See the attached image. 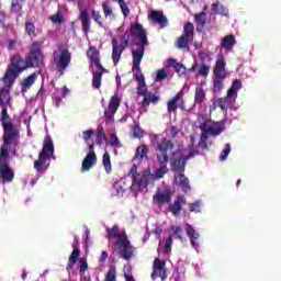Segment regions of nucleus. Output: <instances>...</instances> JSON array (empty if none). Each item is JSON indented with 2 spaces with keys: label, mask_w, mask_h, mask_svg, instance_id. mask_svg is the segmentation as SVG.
I'll return each mask as SVG.
<instances>
[{
  "label": "nucleus",
  "mask_w": 281,
  "mask_h": 281,
  "mask_svg": "<svg viewBox=\"0 0 281 281\" xmlns=\"http://www.w3.org/2000/svg\"><path fill=\"white\" fill-rule=\"evenodd\" d=\"M171 232H173L175 238L183 240V237L181 236V234H183V228H181V226H171Z\"/></svg>",
  "instance_id": "864d4df0"
},
{
  "label": "nucleus",
  "mask_w": 281,
  "mask_h": 281,
  "mask_svg": "<svg viewBox=\"0 0 281 281\" xmlns=\"http://www.w3.org/2000/svg\"><path fill=\"white\" fill-rule=\"evenodd\" d=\"M26 69H29L26 59L23 58L21 54L12 55L10 57V64L7 66L5 74L2 78V82H8L9 86L14 85L20 74H23Z\"/></svg>",
  "instance_id": "f03ea898"
},
{
  "label": "nucleus",
  "mask_w": 281,
  "mask_h": 281,
  "mask_svg": "<svg viewBox=\"0 0 281 281\" xmlns=\"http://www.w3.org/2000/svg\"><path fill=\"white\" fill-rule=\"evenodd\" d=\"M150 149H148V146H146L145 144L138 146L136 148L135 155L133 157V160L136 161H144V159H148V153Z\"/></svg>",
  "instance_id": "c756f323"
},
{
  "label": "nucleus",
  "mask_w": 281,
  "mask_h": 281,
  "mask_svg": "<svg viewBox=\"0 0 281 281\" xmlns=\"http://www.w3.org/2000/svg\"><path fill=\"white\" fill-rule=\"evenodd\" d=\"M138 86L136 88L137 95L143 97L142 106H150V104H159V95L148 91L146 88V79H138Z\"/></svg>",
  "instance_id": "6e6552de"
},
{
  "label": "nucleus",
  "mask_w": 281,
  "mask_h": 281,
  "mask_svg": "<svg viewBox=\"0 0 281 281\" xmlns=\"http://www.w3.org/2000/svg\"><path fill=\"white\" fill-rule=\"evenodd\" d=\"M105 281H115V270H109L105 277Z\"/></svg>",
  "instance_id": "774afa93"
},
{
  "label": "nucleus",
  "mask_w": 281,
  "mask_h": 281,
  "mask_svg": "<svg viewBox=\"0 0 281 281\" xmlns=\"http://www.w3.org/2000/svg\"><path fill=\"white\" fill-rule=\"evenodd\" d=\"M168 78V72L165 69H160L157 71L155 82H161V80H166Z\"/></svg>",
  "instance_id": "bf43d9fd"
},
{
  "label": "nucleus",
  "mask_w": 281,
  "mask_h": 281,
  "mask_svg": "<svg viewBox=\"0 0 281 281\" xmlns=\"http://www.w3.org/2000/svg\"><path fill=\"white\" fill-rule=\"evenodd\" d=\"M38 74L40 72L35 71L29 75L26 78L22 79V81L20 82L22 93H27V91H30V89L34 87L36 80H38Z\"/></svg>",
  "instance_id": "aec40b11"
},
{
  "label": "nucleus",
  "mask_w": 281,
  "mask_h": 281,
  "mask_svg": "<svg viewBox=\"0 0 281 281\" xmlns=\"http://www.w3.org/2000/svg\"><path fill=\"white\" fill-rule=\"evenodd\" d=\"M122 54H124V49L120 47V42L117 40L112 38V59L114 65H117L122 59Z\"/></svg>",
  "instance_id": "c85d7f7f"
},
{
  "label": "nucleus",
  "mask_w": 281,
  "mask_h": 281,
  "mask_svg": "<svg viewBox=\"0 0 281 281\" xmlns=\"http://www.w3.org/2000/svg\"><path fill=\"white\" fill-rule=\"evenodd\" d=\"M198 76H202V78H207V76H210V65L202 64L198 71Z\"/></svg>",
  "instance_id": "8fccbe9b"
},
{
  "label": "nucleus",
  "mask_w": 281,
  "mask_h": 281,
  "mask_svg": "<svg viewBox=\"0 0 281 281\" xmlns=\"http://www.w3.org/2000/svg\"><path fill=\"white\" fill-rule=\"evenodd\" d=\"M24 30L31 38L36 37V26L34 25V22H25Z\"/></svg>",
  "instance_id": "79ce46f5"
},
{
  "label": "nucleus",
  "mask_w": 281,
  "mask_h": 281,
  "mask_svg": "<svg viewBox=\"0 0 281 281\" xmlns=\"http://www.w3.org/2000/svg\"><path fill=\"white\" fill-rule=\"evenodd\" d=\"M149 16L151 21H155V23H158L160 27H166V25H168V18H166V15H164V13L160 11H151Z\"/></svg>",
  "instance_id": "7c9ffc66"
},
{
  "label": "nucleus",
  "mask_w": 281,
  "mask_h": 281,
  "mask_svg": "<svg viewBox=\"0 0 281 281\" xmlns=\"http://www.w3.org/2000/svg\"><path fill=\"white\" fill-rule=\"evenodd\" d=\"M153 143L156 144V159L160 165V168L156 169L155 177L156 179H164V176L168 175V165L167 161H170L168 153L175 149V143L171 139L162 138L159 140V135L155 134L153 136Z\"/></svg>",
  "instance_id": "f257e3e1"
},
{
  "label": "nucleus",
  "mask_w": 281,
  "mask_h": 281,
  "mask_svg": "<svg viewBox=\"0 0 281 281\" xmlns=\"http://www.w3.org/2000/svg\"><path fill=\"white\" fill-rule=\"evenodd\" d=\"M236 45V36L234 34L226 35L222 38L221 47L223 49H233Z\"/></svg>",
  "instance_id": "473e14b6"
},
{
  "label": "nucleus",
  "mask_w": 281,
  "mask_h": 281,
  "mask_svg": "<svg viewBox=\"0 0 281 281\" xmlns=\"http://www.w3.org/2000/svg\"><path fill=\"white\" fill-rule=\"evenodd\" d=\"M120 234H122V232H120V226L114 225L111 228H106V238L108 240H113L116 238V240L120 239Z\"/></svg>",
  "instance_id": "e433bc0d"
},
{
  "label": "nucleus",
  "mask_w": 281,
  "mask_h": 281,
  "mask_svg": "<svg viewBox=\"0 0 281 281\" xmlns=\"http://www.w3.org/2000/svg\"><path fill=\"white\" fill-rule=\"evenodd\" d=\"M186 203H187L186 195L183 194L178 195L177 199L173 201V203L169 205V212H171L173 216H179Z\"/></svg>",
  "instance_id": "4be33fe9"
},
{
  "label": "nucleus",
  "mask_w": 281,
  "mask_h": 281,
  "mask_svg": "<svg viewBox=\"0 0 281 281\" xmlns=\"http://www.w3.org/2000/svg\"><path fill=\"white\" fill-rule=\"evenodd\" d=\"M25 60L29 69H38V67L45 65V55H43V50H41V42H33L31 44Z\"/></svg>",
  "instance_id": "423d86ee"
},
{
  "label": "nucleus",
  "mask_w": 281,
  "mask_h": 281,
  "mask_svg": "<svg viewBox=\"0 0 281 281\" xmlns=\"http://www.w3.org/2000/svg\"><path fill=\"white\" fill-rule=\"evenodd\" d=\"M171 169L173 172H178V175L186 172V165L188 161L183 158V156H180L178 158H175V153L171 154Z\"/></svg>",
  "instance_id": "412c9836"
},
{
  "label": "nucleus",
  "mask_w": 281,
  "mask_h": 281,
  "mask_svg": "<svg viewBox=\"0 0 281 281\" xmlns=\"http://www.w3.org/2000/svg\"><path fill=\"white\" fill-rule=\"evenodd\" d=\"M116 247H119L121 251V257L123 260H131L133 258V254H135V248L131 245V240L128 239V235H126V231H122L119 235V239L115 241Z\"/></svg>",
  "instance_id": "9d476101"
},
{
  "label": "nucleus",
  "mask_w": 281,
  "mask_h": 281,
  "mask_svg": "<svg viewBox=\"0 0 281 281\" xmlns=\"http://www.w3.org/2000/svg\"><path fill=\"white\" fill-rule=\"evenodd\" d=\"M133 137H134V139H142V137H144V130H142L139 124H136L133 127Z\"/></svg>",
  "instance_id": "09e8293b"
},
{
  "label": "nucleus",
  "mask_w": 281,
  "mask_h": 281,
  "mask_svg": "<svg viewBox=\"0 0 281 281\" xmlns=\"http://www.w3.org/2000/svg\"><path fill=\"white\" fill-rule=\"evenodd\" d=\"M186 111V101L183 100V92H178L171 100L167 103V112L177 113V110Z\"/></svg>",
  "instance_id": "ddd939ff"
},
{
  "label": "nucleus",
  "mask_w": 281,
  "mask_h": 281,
  "mask_svg": "<svg viewBox=\"0 0 281 281\" xmlns=\"http://www.w3.org/2000/svg\"><path fill=\"white\" fill-rule=\"evenodd\" d=\"M78 258H80V249H74L68 258L70 262H78Z\"/></svg>",
  "instance_id": "052dcab7"
},
{
  "label": "nucleus",
  "mask_w": 281,
  "mask_h": 281,
  "mask_svg": "<svg viewBox=\"0 0 281 281\" xmlns=\"http://www.w3.org/2000/svg\"><path fill=\"white\" fill-rule=\"evenodd\" d=\"M235 102L236 97L227 92L226 97L217 99L215 103L218 106V109H221V111L227 113V109L232 106V104H234Z\"/></svg>",
  "instance_id": "5701e85b"
},
{
  "label": "nucleus",
  "mask_w": 281,
  "mask_h": 281,
  "mask_svg": "<svg viewBox=\"0 0 281 281\" xmlns=\"http://www.w3.org/2000/svg\"><path fill=\"white\" fill-rule=\"evenodd\" d=\"M229 153H232V146L229 145V143H226L225 148L223 149V151L221 153V156H220L222 161H225V159H227Z\"/></svg>",
  "instance_id": "4d7b16f0"
},
{
  "label": "nucleus",
  "mask_w": 281,
  "mask_h": 281,
  "mask_svg": "<svg viewBox=\"0 0 281 281\" xmlns=\"http://www.w3.org/2000/svg\"><path fill=\"white\" fill-rule=\"evenodd\" d=\"M172 248V235H169L165 241V251L166 254H170V249Z\"/></svg>",
  "instance_id": "69168bd1"
},
{
  "label": "nucleus",
  "mask_w": 281,
  "mask_h": 281,
  "mask_svg": "<svg viewBox=\"0 0 281 281\" xmlns=\"http://www.w3.org/2000/svg\"><path fill=\"white\" fill-rule=\"evenodd\" d=\"M195 23L198 25V27H201L203 30V27H205V12H201L195 14Z\"/></svg>",
  "instance_id": "a18cd8bd"
},
{
  "label": "nucleus",
  "mask_w": 281,
  "mask_h": 281,
  "mask_svg": "<svg viewBox=\"0 0 281 281\" xmlns=\"http://www.w3.org/2000/svg\"><path fill=\"white\" fill-rule=\"evenodd\" d=\"M54 63L55 66L57 67V71L63 76L65 74V69L69 67V64L71 63V53L69 52L68 48H64L60 50L59 55H56L54 53Z\"/></svg>",
  "instance_id": "f8f14e48"
},
{
  "label": "nucleus",
  "mask_w": 281,
  "mask_h": 281,
  "mask_svg": "<svg viewBox=\"0 0 281 281\" xmlns=\"http://www.w3.org/2000/svg\"><path fill=\"white\" fill-rule=\"evenodd\" d=\"M132 188L137 190H146L148 188V175L138 173L133 177Z\"/></svg>",
  "instance_id": "b1692460"
},
{
  "label": "nucleus",
  "mask_w": 281,
  "mask_h": 281,
  "mask_svg": "<svg viewBox=\"0 0 281 281\" xmlns=\"http://www.w3.org/2000/svg\"><path fill=\"white\" fill-rule=\"evenodd\" d=\"M95 164H98V156L95 155V153H88L82 161L81 170L83 172H87L91 170V168H93Z\"/></svg>",
  "instance_id": "a878e982"
},
{
  "label": "nucleus",
  "mask_w": 281,
  "mask_h": 281,
  "mask_svg": "<svg viewBox=\"0 0 281 281\" xmlns=\"http://www.w3.org/2000/svg\"><path fill=\"white\" fill-rule=\"evenodd\" d=\"M102 10L105 19H115V13H113V8L109 1L102 2Z\"/></svg>",
  "instance_id": "58836bf2"
},
{
  "label": "nucleus",
  "mask_w": 281,
  "mask_h": 281,
  "mask_svg": "<svg viewBox=\"0 0 281 281\" xmlns=\"http://www.w3.org/2000/svg\"><path fill=\"white\" fill-rule=\"evenodd\" d=\"M120 104H122V99L117 94H114L108 104V110L104 111V117L108 122H111L115 117L117 113V109H120Z\"/></svg>",
  "instance_id": "dca6fc26"
},
{
  "label": "nucleus",
  "mask_w": 281,
  "mask_h": 281,
  "mask_svg": "<svg viewBox=\"0 0 281 281\" xmlns=\"http://www.w3.org/2000/svg\"><path fill=\"white\" fill-rule=\"evenodd\" d=\"M189 211L199 213L201 212V201H195L193 203H189Z\"/></svg>",
  "instance_id": "680f3d73"
},
{
  "label": "nucleus",
  "mask_w": 281,
  "mask_h": 281,
  "mask_svg": "<svg viewBox=\"0 0 281 281\" xmlns=\"http://www.w3.org/2000/svg\"><path fill=\"white\" fill-rule=\"evenodd\" d=\"M95 135V130H88L82 133L83 140L89 144L91 136Z\"/></svg>",
  "instance_id": "e2e57ef3"
},
{
  "label": "nucleus",
  "mask_w": 281,
  "mask_h": 281,
  "mask_svg": "<svg viewBox=\"0 0 281 281\" xmlns=\"http://www.w3.org/2000/svg\"><path fill=\"white\" fill-rule=\"evenodd\" d=\"M50 21L53 23H56L57 25H60L65 21V18L63 16V14H60V12H57L56 14L50 16Z\"/></svg>",
  "instance_id": "13d9d810"
},
{
  "label": "nucleus",
  "mask_w": 281,
  "mask_h": 281,
  "mask_svg": "<svg viewBox=\"0 0 281 281\" xmlns=\"http://www.w3.org/2000/svg\"><path fill=\"white\" fill-rule=\"evenodd\" d=\"M106 74V68L99 69L98 71L92 74V88L100 89L102 87V76Z\"/></svg>",
  "instance_id": "2f4dec72"
},
{
  "label": "nucleus",
  "mask_w": 281,
  "mask_h": 281,
  "mask_svg": "<svg viewBox=\"0 0 281 281\" xmlns=\"http://www.w3.org/2000/svg\"><path fill=\"white\" fill-rule=\"evenodd\" d=\"M130 36L138 38L139 43H137L136 45H150L148 43V35H146V30H144V26L139 23L131 25Z\"/></svg>",
  "instance_id": "4468645a"
},
{
  "label": "nucleus",
  "mask_w": 281,
  "mask_h": 281,
  "mask_svg": "<svg viewBox=\"0 0 281 281\" xmlns=\"http://www.w3.org/2000/svg\"><path fill=\"white\" fill-rule=\"evenodd\" d=\"M223 122H213V123H204L200 126L201 128V135H200V142L199 146L203 148L204 150H209L210 147H207V139L211 135V137H218L221 133L225 131V126H223Z\"/></svg>",
  "instance_id": "20e7f679"
},
{
  "label": "nucleus",
  "mask_w": 281,
  "mask_h": 281,
  "mask_svg": "<svg viewBox=\"0 0 281 281\" xmlns=\"http://www.w3.org/2000/svg\"><path fill=\"white\" fill-rule=\"evenodd\" d=\"M0 179L2 183L14 181V169L10 167V162H0Z\"/></svg>",
  "instance_id": "f3484780"
},
{
  "label": "nucleus",
  "mask_w": 281,
  "mask_h": 281,
  "mask_svg": "<svg viewBox=\"0 0 281 281\" xmlns=\"http://www.w3.org/2000/svg\"><path fill=\"white\" fill-rule=\"evenodd\" d=\"M198 57L202 64L205 63L210 58V50H200Z\"/></svg>",
  "instance_id": "0e129e2a"
},
{
  "label": "nucleus",
  "mask_w": 281,
  "mask_h": 281,
  "mask_svg": "<svg viewBox=\"0 0 281 281\" xmlns=\"http://www.w3.org/2000/svg\"><path fill=\"white\" fill-rule=\"evenodd\" d=\"M89 269V263L87 262V258L82 257L79 259V276L85 277Z\"/></svg>",
  "instance_id": "c03bdc74"
},
{
  "label": "nucleus",
  "mask_w": 281,
  "mask_h": 281,
  "mask_svg": "<svg viewBox=\"0 0 281 281\" xmlns=\"http://www.w3.org/2000/svg\"><path fill=\"white\" fill-rule=\"evenodd\" d=\"M83 34H89L91 30V14L87 10H81L79 15Z\"/></svg>",
  "instance_id": "393cba45"
},
{
  "label": "nucleus",
  "mask_w": 281,
  "mask_h": 281,
  "mask_svg": "<svg viewBox=\"0 0 281 281\" xmlns=\"http://www.w3.org/2000/svg\"><path fill=\"white\" fill-rule=\"evenodd\" d=\"M13 85L10 86L9 82H4V87L1 88L0 90V106H5V104H10V100L12 98L10 97V88Z\"/></svg>",
  "instance_id": "cd10ccee"
},
{
  "label": "nucleus",
  "mask_w": 281,
  "mask_h": 281,
  "mask_svg": "<svg viewBox=\"0 0 281 281\" xmlns=\"http://www.w3.org/2000/svg\"><path fill=\"white\" fill-rule=\"evenodd\" d=\"M25 0H11V12H21Z\"/></svg>",
  "instance_id": "37998d69"
},
{
  "label": "nucleus",
  "mask_w": 281,
  "mask_h": 281,
  "mask_svg": "<svg viewBox=\"0 0 281 281\" xmlns=\"http://www.w3.org/2000/svg\"><path fill=\"white\" fill-rule=\"evenodd\" d=\"M148 45H137V49L132 50L133 66L132 72L135 80H143L144 75L142 74V60H144V52H146Z\"/></svg>",
  "instance_id": "1a4fd4ad"
},
{
  "label": "nucleus",
  "mask_w": 281,
  "mask_h": 281,
  "mask_svg": "<svg viewBox=\"0 0 281 281\" xmlns=\"http://www.w3.org/2000/svg\"><path fill=\"white\" fill-rule=\"evenodd\" d=\"M190 40L189 37H186L184 35H181L180 37H178L177 42H176V47L178 49H188L189 45H190Z\"/></svg>",
  "instance_id": "a19ab883"
},
{
  "label": "nucleus",
  "mask_w": 281,
  "mask_h": 281,
  "mask_svg": "<svg viewBox=\"0 0 281 281\" xmlns=\"http://www.w3.org/2000/svg\"><path fill=\"white\" fill-rule=\"evenodd\" d=\"M187 236L189 237V240L194 249H199V232L192 227V225L187 224Z\"/></svg>",
  "instance_id": "bb28decb"
},
{
  "label": "nucleus",
  "mask_w": 281,
  "mask_h": 281,
  "mask_svg": "<svg viewBox=\"0 0 281 281\" xmlns=\"http://www.w3.org/2000/svg\"><path fill=\"white\" fill-rule=\"evenodd\" d=\"M95 135H97L95 142H97L98 146H101V144H103L104 142L105 143L109 142V138H106V134H104V127L99 126L97 128Z\"/></svg>",
  "instance_id": "ea45409f"
},
{
  "label": "nucleus",
  "mask_w": 281,
  "mask_h": 281,
  "mask_svg": "<svg viewBox=\"0 0 281 281\" xmlns=\"http://www.w3.org/2000/svg\"><path fill=\"white\" fill-rule=\"evenodd\" d=\"M213 12H215V14L225 15V14H227V8H225L220 2H215V3H213Z\"/></svg>",
  "instance_id": "de8ad7c7"
},
{
  "label": "nucleus",
  "mask_w": 281,
  "mask_h": 281,
  "mask_svg": "<svg viewBox=\"0 0 281 281\" xmlns=\"http://www.w3.org/2000/svg\"><path fill=\"white\" fill-rule=\"evenodd\" d=\"M165 267L166 261H162L159 258L154 260V271H162Z\"/></svg>",
  "instance_id": "6e6d98bb"
},
{
  "label": "nucleus",
  "mask_w": 281,
  "mask_h": 281,
  "mask_svg": "<svg viewBox=\"0 0 281 281\" xmlns=\"http://www.w3.org/2000/svg\"><path fill=\"white\" fill-rule=\"evenodd\" d=\"M110 146H113L114 148H122V144L120 143V138H117L116 134L110 135Z\"/></svg>",
  "instance_id": "603ef678"
},
{
  "label": "nucleus",
  "mask_w": 281,
  "mask_h": 281,
  "mask_svg": "<svg viewBox=\"0 0 281 281\" xmlns=\"http://www.w3.org/2000/svg\"><path fill=\"white\" fill-rule=\"evenodd\" d=\"M203 102H205V90L203 86H198L195 88L194 104H203Z\"/></svg>",
  "instance_id": "f704fd0d"
},
{
  "label": "nucleus",
  "mask_w": 281,
  "mask_h": 281,
  "mask_svg": "<svg viewBox=\"0 0 281 281\" xmlns=\"http://www.w3.org/2000/svg\"><path fill=\"white\" fill-rule=\"evenodd\" d=\"M119 5H120V8H121V11H122V14H123V16H128V14H131V9L128 8V4H126L125 2H124V0H121L120 2H119Z\"/></svg>",
  "instance_id": "5fc2aeb1"
},
{
  "label": "nucleus",
  "mask_w": 281,
  "mask_h": 281,
  "mask_svg": "<svg viewBox=\"0 0 281 281\" xmlns=\"http://www.w3.org/2000/svg\"><path fill=\"white\" fill-rule=\"evenodd\" d=\"M92 21L99 25V27H103L102 24V13L100 11L92 10L91 11Z\"/></svg>",
  "instance_id": "49530a36"
},
{
  "label": "nucleus",
  "mask_w": 281,
  "mask_h": 281,
  "mask_svg": "<svg viewBox=\"0 0 281 281\" xmlns=\"http://www.w3.org/2000/svg\"><path fill=\"white\" fill-rule=\"evenodd\" d=\"M87 57L91 65H95L97 69H102L104 66L100 63V50L95 46H89L87 49Z\"/></svg>",
  "instance_id": "6ab92c4d"
},
{
  "label": "nucleus",
  "mask_w": 281,
  "mask_h": 281,
  "mask_svg": "<svg viewBox=\"0 0 281 281\" xmlns=\"http://www.w3.org/2000/svg\"><path fill=\"white\" fill-rule=\"evenodd\" d=\"M173 181L184 194H188V192L192 190V187L190 186V179H188L184 173H175Z\"/></svg>",
  "instance_id": "a211bd4d"
},
{
  "label": "nucleus",
  "mask_w": 281,
  "mask_h": 281,
  "mask_svg": "<svg viewBox=\"0 0 281 281\" xmlns=\"http://www.w3.org/2000/svg\"><path fill=\"white\" fill-rule=\"evenodd\" d=\"M21 134H3L0 147V164H8L10 157V146H19Z\"/></svg>",
  "instance_id": "0eeeda50"
},
{
  "label": "nucleus",
  "mask_w": 281,
  "mask_h": 281,
  "mask_svg": "<svg viewBox=\"0 0 281 281\" xmlns=\"http://www.w3.org/2000/svg\"><path fill=\"white\" fill-rule=\"evenodd\" d=\"M243 89V81L240 79H235L231 86V88L227 90L228 95H234L235 98H238V91Z\"/></svg>",
  "instance_id": "72a5a7b5"
},
{
  "label": "nucleus",
  "mask_w": 281,
  "mask_h": 281,
  "mask_svg": "<svg viewBox=\"0 0 281 281\" xmlns=\"http://www.w3.org/2000/svg\"><path fill=\"white\" fill-rule=\"evenodd\" d=\"M196 155H199V150L192 148V149H190V151L187 156H183V158L186 159V161H188L189 159L196 157Z\"/></svg>",
  "instance_id": "338daca9"
},
{
  "label": "nucleus",
  "mask_w": 281,
  "mask_h": 281,
  "mask_svg": "<svg viewBox=\"0 0 281 281\" xmlns=\"http://www.w3.org/2000/svg\"><path fill=\"white\" fill-rule=\"evenodd\" d=\"M131 34L128 32H125L122 36H121V44H119V47H121L122 49H126V47H128V38H130Z\"/></svg>",
  "instance_id": "3c124183"
},
{
  "label": "nucleus",
  "mask_w": 281,
  "mask_h": 281,
  "mask_svg": "<svg viewBox=\"0 0 281 281\" xmlns=\"http://www.w3.org/2000/svg\"><path fill=\"white\" fill-rule=\"evenodd\" d=\"M102 164L106 175H111L113 167L111 165V155L109 154V151H105L103 154Z\"/></svg>",
  "instance_id": "4c0bfd02"
},
{
  "label": "nucleus",
  "mask_w": 281,
  "mask_h": 281,
  "mask_svg": "<svg viewBox=\"0 0 281 281\" xmlns=\"http://www.w3.org/2000/svg\"><path fill=\"white\" fill-rule=\"evenodd\" d=\"M227 64L223 56L217 57L215 66L213 68V93H221L223 87L225 86V78H227V70L225 69Z\"/></svg>",
  "instance_id": "39448f33"
},
{
  "label": "nucleus",
  "mask_w": 281,
  "mask_h": 281,
  "mask_svg": "<svg viewBox=\"0 0 281 281\" xmlns=\"http://www.w3.org/2000/svg\"><path fill=\"white\" fill-rule=\"evenodd\" d=\"M172 201V190L171 189H165L161 191V189H158L156 193L153 196V203L154 205H166Z\"/></svg>",
  "instance_id": "2eb2a0df"
},
{
  "label": "nucleus",
  "mask_w": 281,
  "mask_h": 281,
  "mask_svg": "<svg viewBox=\"0 0 281 281\" xmlns=\"http://www.w3.org/2000/svg\"><path fill=\"white\" fill-rule=\"evenodd\" d=\"M54 156V142L52 136L46 135L43 143V149L38 154V159L34 162V168L37 172H45L49 168V161ZM47 164V165H46Z\"/></svg>",
  "instance_id": "7ed1b4c3"
},
{
  "label": "nucleus",
  "mask_w": 281,
  "mask_h": 281,
  "mask_svg": "<svg viewBox=\"0 0 281 281\" xmlns=\"http://www.w3.org/2000/svg\"><path fill=\"white\" fill-rule=\"evenodd\" d=\"M182 36L194 41V24L191 22H187L183 26V33Z\"/></svg>",
  "instance_id": "c9c22d12"
},
{
  "label": "nucleus",
  "mask_w": 281,
  "mask_h": 281,
  "mask_svg": "<svg viewBox=\"0 0 281 281\" xmlns=\"http://www.w3.org/2000/svg\"><path fill=\"white\" fill-rule=\"evenodd\" d=\"M2 111L0 115V122L3 130V135H21L19 127L12 120H10V114L8 113V106L1 105Z\"/></svg>",
  "instance_id": "9b49d317"
}]
</instances>
